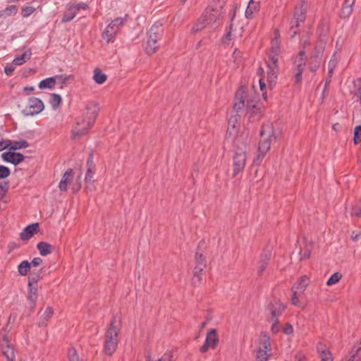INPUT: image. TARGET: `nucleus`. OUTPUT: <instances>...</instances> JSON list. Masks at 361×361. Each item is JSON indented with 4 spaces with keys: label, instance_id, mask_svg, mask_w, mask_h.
<instances>
[{
    "label": "nucleus",
    "instance_id": "f257e3e1",
    "mask_svg": "<svg viewBox=\"0 0 361 361\" xmlns=\"http://www.w3.org/2000/svg\"><path fill=\"white\" fill-rule=\"evenodd\" d=\"M279 37V32L275 30L274 37L271 42L270 61L267 63V82L269 89H272L274 87L278 76V57L281 51Z\"/></svg>",
    "mask_w": 361,
    "mask_h": 361
},
{
    "label": "nucleus",
    "instance_id": "f03ea898",
    "mask_svg": "<svg viewBox=\"0 0 361 361\" xmlns=\"http://www.w3.org/2000/svg\"><path fill=\"white\" fill-rule=\"evenodd\" d=\"M246 97L245 87H240L235 94L233 109L238 111L245 106L247 109L246 115L249 121L250 122L256 121L261 116L262 108L254 98L247 99L245 104Z\"/></svg>",
    "mask_w": 361,
    "mask_h": 361
},
{
    "label": "nucleus",
    "instance_id": "7ed1b4c3",
    "mask_svg": "<svg viewBox=\"0 0 361 361\" xmlns=\"http://www.w3.org/2000/svg\"><path fill=\"white\" fill-rule=\"evenodd\" d=\"M122 322L121 318L115 315L113 317L109 327L105 334L104 343V353L106 355H111L116 351L118 343V334L121 329Z\"/></svg>",
    "mask_w": 361,
    "mask_h": 361
},
{
    "label": "nucleus",
    "instance_id": "20e7f679",
    "mask_svg": "<svg viewBox=\"0 0 361 361\" xmlns=\"http://www.w3.org/2000/svg\"><path fill=\"white\" fill-rule=\"evenodd\" d=\"M226 0H212L207 9V15L204 16V26L211 25L212 27L216 28L220 25L223 18L224 8Z\"/></svg>",
    "mask_w": 361,
    "mask_h": 361
},
{
    "label": "nucleus",
    "instance_id": "39448f33",
    "mask_svg": "<svg viewBox=\"0 0 361 361\" xmlns=\"http://www.w3.org/2000/svg\"><path fill=\"white\" fill-rule=\"evenodd\" d=\"M163 34L164 27L161 23L156 22L152 25L147 32V39L145 44V51L147 54L152 55L158 50V41L161 39Z\"/></svg>",
    "mask_w": 361,
    "mask_h": 361
},
{
    "label": "nucleus",
    "instance_id": "423d86ee",
    "mask_svg": "<svg viewBox=\"0 0 361 361\" xmlns=\"http://www.w3.org/2000/svg\"><path fill=\"white\" fill-rule=\"evenodd\" d=\"M240 142H235V149L233 158V176L241 173L245 166L247 160V144L246 142L239 145Z\"/></svg>",
    "mask_w": 361,
    "mask_h": 361
},
{
    "label": "nucleus",
    "instance_id": "0eeeda50",
    "mask_svg": "<svg viewBox=\"0 0 361 361\" xmlns=\"http://www.w3.org/2000/svg\"><path fill=\"white\" fill-rule=\"evenodd\" d=\"M86 109L90 114L89 120L87 122L86 126L82 128H75L72 130V138L80 137L87 133L88 130L93 126L95 119L98 115L99 110L98 104L90 103L87 105Z\"/></svg>",
    "mask_w": 361,
    "mask_h": 361
},
{
    "label": "nucleus",
    "instance_id": "6e6552de",
    "mask_svg": "<svg viewBox=\"0 0 361 361\" xmlns=\"http://www.w3.org/2000/svg\"><path fill=\"white\" fill-rule=\"evenodd\" d=\"M260 136L261 138L258 146L259 151L267 153L273 139L275 138L274 128L271 123H267L262 126Z\"/></svg>",
    "mask_w": 361,
    "mask_h": 361
},
{
    "label": "nucleus",
    "instance_id": "1a4fd4ad",
    "mask_svg": "<svg viewBox=\"0 0 361 361\" xmlns=\"http://www.w3.org/2000/svg\"><path fill=\"white\" fill-rule=\"evenodd\" d=\"M128 18V15L126 14L124 18H116L113 20L104 30L102 38L106 39L108 43L114 42L116 33L127 21Z\"/></svg>",
    "mask_w": 361,
    "mask_h": 361
},
{
    "label": "nucleus",
    "instance_id": "9d476101",
    "mask_svg": "<svg viewBox=\"0 0 361 361\" xmlns=\"http://www.w3.org/2000/svg\"><path fill=\"white\" fill-rule=\"evenodd\" d=\"M259 349L257 361H268L271 354L270 338L267 333H261L259 337Z\"/></svg>",
    "mask_w": 361,
    "mask_h": 361
},
{
    "label": "nucleus",
    "instance_id": "9b49d317",
    "mask_svg": "<svg viewBox=\"0 0 361 361\" xmlns=\"http://www.w3.org/2000/svg\"><path fill=\"white\" fill-rule=\"evenodd\" d=\"M306 61L307 57L305 51H300L293 62L294 80L296 83L302 80V73L306 66Z\"/></svg>",
    "mask_w": 361,
    "mask_h": 361
},
{
    "label": "nucleus",
    "instance_id": "f8f14e48",
    "mask_svg": "<svg viewBox=\"0 0 361 361\" xmlns=\"http://www.w3.org/2000/svg\"><path fill=\"white\" fill-rule=\"evenodd\" d=\"M28 106L22 111L25 116H33L42 112L44 109L43 102L37 97H30L27 102Z\"/></svg>",
    "mask_w": 361,
    "mask_h": 361
},
{
    "label": "nucleus",
    "instance_id": "ddd939ff",
    "mask_svg": "<svg viewBox=\"0 0 361 361\" xmlns=\"http://www.w3.org/2000/svg\"><path fill=\"white\" fill-rule=\"evenodd\" d=\"M202 241L199 243L197 247V251L195 254V261L197 263V265L194 268L193 270V278L192 279V283L195 286H200L202 283V271L203 268L202 267V262H203V254L200 252V243Z\"/></svg>",
    "mask_w": 361,
    "mask_h": 361
},
{
    "label": "nucleus",
    "instance_id": "4468645a",
    "mask_svg": "<svg viewBox=\"0 0 361 361\" xmlns=\"http://www.w3.org/2000/svg\"><path fill=\"white\" fill-rule=\"evenodd\" d=\"M307 8L303 4L297 6L294 11L293 19L290 23V29L293 32V36L297 34L295 30L300 25V23H303L306 18Z\"/></svg>",
    "mask_w": 361,
    "mask_h": 361
},
{
    "label": "nucleus",
    "instance_id": "2eb2a0df",
    "mask_svg": "<svg viewBox=\"0 0 361 361\" xmlns=\"http://www.w3.org/2000/svg\"><path fill=\"white\" fill-rule=\"evenodd\" d=\"M219 336L216 329H210L206 334L204 339V352L208 350H216L219 344Z\"/></svg>",
    "mask_w": 361,
    "mask_h": 361
},
{
    "label": "nucleus",
    "instance_id": "dca6fc26",
    "mask_svg": "<svg viewBox=\"0 0 361 361\" xmlns=\"http://www.w3.org/2000/svg\"><path fill=\"white\" fill-rule=\"evenodd\" d=\"M238 114L232 115L228 120V127L226 133L228 139H231L235 142H240V138L238 137Z\"/></svg>",
    "mask_w": 361,
    "mask_h": 361
},
{
    "label": "nucleus",
    "instance_id": "f3484780",
    "mask_svg": "<svg viewBox=\"0 0 361 361\" xmlns=\"http://www.w3.org/2000/svg\"><path fill=\"white\" fill-rule=\"evenodd\" d=\"M1 157L3 159V161L8 163H11L15 166L23 162L25 158L23 154L12 150L4 152L1 154Z\"/></svg>",
    "mask_w": 361,
    "mask_h": 361
},
{
    "label": "nucleus",
    "instance_id": "a211bd4d",
    "mask_svg": "<svg viewBox=\"0 0 361 361\" xmlns=\"http://www.w3.org/2000/svg\"><path fill=\"white\" fill-rule=\"evenodd\" d=\"M37 288L38 286H27V300L31 313L33 312L36 307V302L38 298Z\"/></svg>",
    "mask_w": 361,
    "mask_h": 361
},
{
    "label": "nucleus",
    "instance_id": "6ab92c4d",
    "mask_svg": "<svg viewBox=\"0 0 361 361\" xmlns=\"http://www.w3.org/2000/svg\"><path fill=\"white\" fill-rule=\"evenodd\" d=\"M39 231V224L35 223L27 226L20 233V239L23 240H28L35 233Z\"/></svg>",
    "mask_w": 361,
    "mask_h": 361
},
{
    "label": "nucleus",
    "instance_id": "aec40b11",
    "mask_svg": "<svg viewBox=\"0 0 361 361\" xmlns=\"http://www.w3.org/2000/svg\"><path fill=\"white\" fill-rule=\"evenodd\" d=\"M73 175L74 173L72 169H68L65 171L59 184V188L61 191L66 192L67 190L68 183L73 179Z\"/></svg>",
    "mask_w": 361,
    "mask_h": 361
},
{
    "label": "nucleus",
    "instance_id": "412c9836",
    "mask_svg": "<svg viewBox=\"0 0 361 361\" xmlns=\"http://www.w3.org/2000/svg\"><path fill=\"white\" fill-rule=\"evenodd\" d=\"M315 49L316 54L314 55L311 56L309 66L310 71L312 73H315L320 66L319 56L322 54V47H320L319 49L316 47Z\"/></svg>",
    "mask_w": 361,
    "mask_h": 361
},
{
    "label": "nucleus",
    "instance_id": "4be33fe9",
    "mask_svg": "<svg viewBox=\"0 0 361 361\" xmlns=\"http://www.w3.org/2000/svg\"><path fill=\"white\" fill-rule=\"evenodd\" d=\"M0 347L3 355L7 358L8 361H13L15 358V353L11 343H0Z\"/></svg>",
    "mask_w": 361,
    "mask_h": 361
},
{
    "label": "nucleus",
    "instance_id": "5701e85b",
    "mask_svg": "<svg viewBox=\"0 0 361 361\" xmlns=\"http://www.w3.org/2000/svg\"><path fill=\"white\" fill-rule=\"evenodd\" d=\"M286 306L281 302H276L271 306V319H274L277 322L278 317L283 313Z\"/></svg>",
    "mask_w": 361,
    "mask_h": 361
},
{
    "label": "nucleus",
    "instance_id": "b1692460",
    "mask_svg": "<svg viewBox=\"0 0 361 361\" xmlns=\"http://www.w3.org/2000/svg\"><path fill=\"white\" fill-rule=\"evenodd\" d=\"M36 247L42 256H47L49 254H51L54 249L51 244L44 241L39 242Z\"/></svg>",
    "mask_w": 361,
    "mask_h": 361
},
{
    "label": "nucleus",
    "instance_id": "393cba45",
    "mask_svg": "<svg viewBox=\"0 0 361 361\" xmlns=\"http://www.w3.org/2000/svg\"><path fill=\"white\" fill-rule=\"evenodd\" d=\"M259 2L250 0L245 11V17L247 18H252L253 14L259 10Z\"/></svg>",
    "mask_w": 361,
    "mask_h": 361
},
{
    "label": "nucleus",
    "instance_id": "a878e982",
    "mask_svg": "<svg viewBox=\"0 0 361 361\" xmlns=\"http://www.w3.org/2000/svg\"><path fill=\"white\" fill-rule=\"evenodd\" d=\"M56 85V78L50 77L41 80L38 85L39 89H52Z\"/></svg>",
    "mask_w": 361,
    "mask_h": 361
},
{
    "label": "nucleus",
    "instance_id": "bb28decb",
    "mask_svg": "<svg viewBox=\"0 0 361 361\" xmlns=\"http://www.w3.org/2000/svg\"><path fill=\"white\" fill-rule=\"evenodd\" d=\"M303 243V247L300 249V255L301 259H305L309 258L311 254V251L312 249V243H307V242H302Z\"/></svg>",
    "mask_w": 361,
    "mask_h": 361
},
{
    "label": "nucleus",
    "instance_id": "cd10ccee",
    "mask_svg": "<svg viewBox=\"0 0 361 361\" xmlns=\"http://www.w3.org/2000/svg\"><path fill=\"white\" fill-rule=\"evenodd\" d=\"M96 169H87V171L85 176V183L87 188L94 187V175Z\"/></svg>",
    "mask_w": 361,
    "mask_h": 361
},
{
    "label": "nucleus",
    "instance_id": "c85d7f7f",
    "mask_svg": "<svg viewBox=\"0 0 361 361\" xmlns=\"http://www.w3.org/2000/svg\"><path fill=\"white\" fill-rule=\"evenodd\" d=\"M11 144L8 147V149L14 152L18 149L27 148L30 146L29 143L25 140H21L19 141L11 140Z\"/></svg>",
    "mask_w": 361,
    "mask_h": 361
},
{
    "label": "nucleus",
    "instance_id": "c756f323",
    "mask_svg": "<svg viewBox=\"0 0 361 361\" xmlns=\"http://www.w3.org/2000/svg\"><path fill=\"white\" fill-rule=\"evenodd\" d=\"M270 259V254L267 253L261 257V259L257 264V271L259 274L263 273L265 270Z\"/></svg>",
    "mask_w": 361,
    "mask_h": 361
},
{
    "label": "nucleus",
    "instance_id": "7c9ffc66",
    "mask_svg": "<svg viewBox=\"0 0 361 361\" xmlns=\"http://www.w3.org/2000/svg\"><path fill=\"white\" fill-rule=\"evenodd\" d=\"M31 264L27 260H23L18 266V271L20 276H26L30 270Z\"/></svg>",
    "mask_w": 361,
    "mask_h": 361
},
{
    "label": "nucleus",
    "instance_id": "2f4dec72",
    "mask_svg": "<svg viewBox=\"0 0 361 361\" xmlns=\"http://www.w3.org/2000/svg\"><path fill=\"white\" fill-rule=\"evenodd\" d=\"M308 283V279L307 276H302L300 279L293 286L292 289L297 290L299 294L303 293Z\"/></svg>",
    "mask_w": 361,
    "mask_h": 361
},
{
    "label": "nucleus",
    "instance_id": "473e14b6",
    "mask_svg": "<svg viewBox=\"0 0 361 361\" xmlns=\"http://www.w3.org/2000/svg\"><path fill=\"white\" fill-rule=\"evenodd\" d=\"M107 79L106 75L102 72L99 68H95L94 71L93 80L99 85H102L106 82Z\"/></svg>",
    "mask_w": 361,
    "mask_h": 361
},
{
    "label": "nucleus",
    "instance_id": "72a5a7b5",
    "mask_svg": "<svg viewBox=\"0 0 361 361\" xmlns=\"http://www.w3.org/2000/svg\"><path fill=\"white\" fill-rule=\"evenodd\" d=\"M355 0H345L343 6L342 8V13L344 17H348L353 11V6L355 4Z\"/></svg>",
    "mask_w": 361,
    "mask_h": 361
},
{
    "label": "nucleus",
    "instance_id": "f704fd0d",
    "mask_svg": "<svg viewBox=\"0 0 361 361\" xmlns=\"http://www.w3.org/2000/svg\"><path fill=\"white\" fill-rule=\"evenodd\" d=\"M361 360V342L355 346L348 361H360Z\"/></svg>",
    "mask_w": 361,
    "mask_h": 361
},
{
    "label": "nucleus",
    "instance_id": "c9c22d12",
    "mask_svg": "<svg viewBox=\"0 0 361 361\" xmlns=\"http://www.w3.org/2000/svg\"><path fill=\"white\" fill-rule=\"evenodd\" d=\"M28 52H29L28 54H27V51H25L21 56H16L13 61V63L15 66H20V65L23 64L24 63H25L27 60H29L30 59V56H31L30 50H29Z\"/></svg>",
    "mask_w": 361,
    "mask_h": 361
},
{
    "label": "nucleus",
    "instance_id": "e433bc0d",
    "mask_svg": "<svg viewBox=\"0 0 361 361\" xmlns=\"http://www.w3.org/2000/svg\"><path fill=\"white\" fill-rule=\"evenodd\" d=\"M43 271L44 268H42L38 273L31 275L28 278L27 286H38V281L42 279L41 274Z\"/></svg>",
    "mask_w": 361,
    "mask_h": 361
},
{
    "label": "nucleus",
    "instance_id": "4c0bfd02",
    "mask_svg": "<svg viewBox=\"0 0 361 361\" xmlns=\"http://www.w3.org/2000/svg\"><path fill=\"white\" fill-rule=\"evenodd\" d=\"M43 271L44 268H42L38 273L31 275L28 278L27 286H38V281L42 279L41 274Z\"/></svg>",
    "mask_w": 361,
    "mask_h": 361
},
{
    "label": "nucleus",
    "instance_id": "58836bf2",
    "mask_svg": "<svg viewBox=\"0 0 361 361\" xmlns=\"http://www.w3.org/2000/svg\"><path fill=\"white\" fill-rule=\"evenodd\" d=\"M62 101V98L60 94L53 93L51 94L49 103L54 110L59 108Z\"/></svg>",
    "mask_w": 361,
    "mask_h": 361
},
{
    "label": "nucleus",
    "instance_id": "ea45409f",
    "mask_svg": "<svg viewBox=\"0 0 361 361\" xmlns=\"http://www.w3.org/2000/svg\"><path fill=\"white\" fill-rule=\"evenodd\" d=\"M292 293H293V295H292V297H291V302L293 305H294L295 306H297L300 308H305V305L300 302L299 298H298V294L299 293L298 292L297 290H295V289H292Z\"/></svg>",
    "mask_w": 361,
    "mask_h": 361
},
{
    "label": "nucleus",
    "instance_id": "a19ab883",
    "mask_svg": "<svg viewBox=\"0 0 361 361\" xmlns=\"http://www.w3.org/2000/svg\"><path fill=\"white\" fill-rule=\"evenodd\" d=\"M320 361H333L331 353L329 350L318 349Z\"/></svg>",
    "mask_w": 361,
    "mask_h": 361
},
{
    "label": "nucleus",
    "instance_id": "79ce46f5",
    "mask_svg": "<svg viewBox=\"0 0 361 361\" xmlns=\"http://www.w3.org/2000/svg\"><path fill=\"white\" fill-rule=\"evenodd\" d=\"M263 73H264L263 68H259L258 69V71H257V74L259 76H262V75ZM259 83L260 90L262 92V95H263L264 98L266 99L267 98L266 93L264 92V89L266 88V82H265L264 77H261L259 78Z\"/></svg>",
    "mask_w": 361,
    "mask_h": 361
},
{
    "label": "nucleus",
    "instance_id": "37998d69",
    "mask_svg": "<svg viewBox=\"0 0 361 361\" xmlns=\"http://www.w3.org/2000/svg\"><path fill=\"white\" fill-rule=\"evenodd\" d=\"M342 278V275L341 274H340L339 272H336L334 274H333L330 278L327 280L326 281V285L327 286H333L336 283H337Z\"/></svg>",
    "mask_w": 361,
    "mask_h": 361
},
{
    "label": "nucleus",
    "instance_id": "c03bdc74",
    "mask_svg": "<svg viewBox=\"0 0 361 361\" xmlns=\"http://www.w3.org/2000/svg\"><path fill=\"white\" fill-rule=\"evenodd\" d=\"M157 361H176L174 352L173 350L166 351L160 359Z\"/></svg>",
    "mask_w": 361,
    "mask_h": 361
},
{
    "label": "nucleus",
    "instance_id": "a18cd8bd",
    "mask_svg": "<svg viewBox=\"0 0 361 361\" xmlns=\"http://www.w3.org/2000/svg\"><path fill=\"white\" fill-rule=\"evenodd\" d=\"M68 358L69 361H79V355L76 350L73 348H71L68 351Z\"/></svg>",
    "mask_w": 361,
    "mask_h": 361
},
{
    "label": "nucleus",
    "instance_id": "49530a36",
    "mask_svg": "<svg viewBox=\"0 0 361 361\" xmlns=\"http://www.w3.org/2000/svg\"><path fill=\"white\" fill-rule=\"evenodd\" d=\"M9 188V183L4 181L0 183V200L3 199Z\"/></svg>",
    "mask_w": 361,
    "mask_h": 361
},
{
    "label": "nucleus",
    "instance_id": "de8ad7c7",
    "mask_svg": "<svg viewBox=\"0 0 361 361\" xmlns=\"http://www.w3.org/2000/svg\"><path fill=\"white\" fill-rule=\"evenodd\" d=\"M11 174V170L6 166L0 165V179H4Z\"/></svg>",
    "mask_w": 361,
    "mask_h": 361
},
{
    "label": "nucleus",
    "instance_id": "09e8293b",
    "mask_svg": "<svg viewBox=\"0 0 361 361\" xmlns=\"http://www.w3.org/2000/svg\"><path fill=\"white\" fill-rule=\"evenodd\" d=\"M361 142V126H357L354 130V142L358 144Z\"/></svg>",
    "mask_w": 361,
    "mask_h": 361
},
{
    "label": "nucleus",
    "instance_id": "8fccbe9b",
    "mask_svg": "<svg viewBox=\"0 0 361 361\" xmlns=\"http://www.w3.org/2000/svg\"><path fill=\"white\" fill-rule=\"evenodd\" d=\"M35 8L32 6H25L23 8L21 14L24 18H27L35 11Z\"/></svg>",
    "mask_w": 361,
    "mask_h": 361
},
{
    "label": "nucleus",
    "instance_id": "3c124183",
    "mask_svg": "<svg viewBox=\"0 0 361 361\" xmlns=\"http://www.w3.org/2000/svg\"><path fill=\"white\" fill-rule=\"evenodd\" d=\"M266 154L267 153L263 152H259L258 150L257 156L253 159V164L255 165L259 166L261 164V162L262 161Z\"/></svg>",
    "mask_w": 361,
    "mask_h": 361
},
{
    "label": "nucleus",
    "instance_id": "603ef678",
    "mask_svg": "<svg viewBox=\"0 0 361 361\" xmlns=\"http://www.w3.org/2000/svg\"><path fill=\"white\" fill-rule=\"evenodd\" d=\"M232 57L233 58V60H234V63H235V65L238 66H239L241 62H242V59H241V52L240 51L238 50V49H235L233 54V56Z\"/></svg>",
    "mask_w": 361,
    "mask_h": 361
},
{
    "label": "nucleus",
    "instance_id": "864d4df0",
    "mask_svg": "<svg viewBox=\"0 0 361 361\" xmlns=\"http://www.w3.org/2000/svg\"><path fill=\"white\" fill-rule=\"evenodd\" d=\"M75 16V13L73 12L72 11H69L68 12H66L63 14V16L62 18L63 22H69L71 20H73Z\"/></svg>",
    "mask_w": 361,
    "mask_h": 361
},
{
    "label": "nucleus",
    "instance_id": "5fc2aeb1",
    "mask_svg": "<svg viewBox=\"0 0 361 361\" xmlns=\"http://www.w3.org/2000/svg\"><path fill=\"white\" fill-rule=\"evenodd\" d=\"M54 310L51 307H47L43 314L42 317L46 319L47 321H49L53 316Z\"/></svg>",
    "mask_w": 361,
    "mask_h": 361
},
{
    "label": "nucleus",
    "instance_id": "6e6d98bb",
    "mask_svg": "<svg viewBox=\"0 0 361 361\" xmlns=\"http://www.w3.org/2000/svg\"><path fill=\"white\" fill-rule=\"evenodd\" d=\"M87 169H95V164L93 161V153L91 152L88 155V158L87 159Z\"/></svg>",
    "mask_w": 361,
    "mask_h": 361
},
{
    "label": "nucleus",
    "instance_id": "4d7b16f0",
    "mask_svg": "<svg viewBox=\"0 0 361 361\" xmlns=\"http://www.w3.org/2000/svg\"><path fill=\"white\" fill-rule=\"evenodd\" d=\"M11 140H0V152L8 149V147L11 145Z\"/></svg>",
    "mask_w": 361,
    "mask_h": 361
},
{
    "label": "nucleus",
    "instance_id": "13d9d810",
    "mask_svg": "<svg viewBox=\"0 0 361 361\" xmlns=\"http://www.w3.org/2000/svg\"><path fill=\"white\" fill-rule=\"evenodd\" d=\"M202 30H203V23L199 20L198 23L191 28V32L196 33Z\"/></svg>",
    "mask_w": 361,
    "mask_h": 361
},
{
    "label": "nucleus",
    "instance_id": "bf43d9fd",
    "mask_svg": "<svg viewBox=\"0 0 361 361\" xmlns=\"http://www.w3.org/2000/svg\"><path fill=\"white\" fill-rule=\"evenodd\" d=\"M336 61L333 60V59H331L330 61L329 62V71H328V74H329V78H331L332 74H333L334 68L336 66Z\"/></svg>",
    "mask_w": 361,
    "mask_h": 361
},
{
    "label": "nucleus",
    "instance_id": "052dcab7",
    "mask_svg": "<svg viewBox=\"0 0 361 361\" xmlns=\"http://www.w3.org/2000/svg\"><path fill=\"white\" fill-rule=\"evenodd\" d=\"M7 331H6V329L5 328H3L1 329V343H10L8 338V336H7Z\"/></svg>",
    "mask_w": 361,
    "mask_h": 361
},
{
    "label": "nucleus",
    "instance_id": "680f3d73",
    "mask_svg": "<svg viewBox=\"0 0 361 361\" xmlns=\"http://www.w3.org/2000/svg\"><path fill=\"white\" fill-rule=\"evenodd\" d=\"M42 262H43L42 259L39 257H34L30 263L31 264V266L39 267L42 264Z\"/></svg>",
    "mask_w": 361,
    "mask_h": 361
},
{
    "label": "nucleus",
    "instance_id": "e2e57ef3",
    "mask_svg": "<svg viewBox=\"0 0 361 361\" xmlns=\"http://www.w3.org/2000/svg\"><path fill=\"white\" fill-rule=\"evenodd\" d=\"M87 8H88L87 4L85 3H83V2L78 3L73 6V8L77 11L86 10Z\"/></svg>",
    "mask_w": 361,
    "mask_h": 361
},
{
    "label": "nucleus",
    "instance_id": "0e129e2a",
    "mask_svg": "<svg viewBox=\"0 0 361 361\" xmlns=\"http://www.w3.org/2000/svg\"><path fill=\"white\" fill-rule=\"evenodd\" d=\"M14 70L15 67L10 64H7L4 68V72L8 76H11L13 74Z\"/></svg>",
    "mask_w": 361,
    "mask_h": 361
},
{
    "label": "nucleus",
    "instance_id": "69168bd1",
    "mask_svg": "<svg viewBox=\"0 0 361 361\" xmlns=\"http://www.w3.org/2000/svg\"><path fill=\"white\" fill-rule=\"evenodd\" d=\"M283 332L286 335H290L293 332V327L290 324H287L283 329Z\"/></svg>",
    "mask_w": 361,
    "mask_h": 361
},
{
    "label": "nucleus",
    "instance_id": "338daca9",
    "mask_svg": "<svg viewBox=\"0 0 361 361\" xmlns=\"http://www.w3.org/2000/svg\"><path fill=\"white\" fill-rule=\"evenodd\" d=\"M72 75H57L56 78L61 82V84H66L69 78H71Z\"/></svg>",
    "mask_w": 361,
    "mask_h": 361
},
{
    "label": "nucleus",
    "instance_id": "774afa93",
    "mask_svg": "<svg viewBox=\"0 0 361 361\" xmlns=\"http://www.w3.org/2000/svg\"><path fill=\"white\" fill-rule=\"evenodd\" d=\"M351 214L356 216H361V205L360 206H355L353 208Z\"/></svg>",
    "mask_w": 361,
    "mask_h": 361
}]
</instances>
